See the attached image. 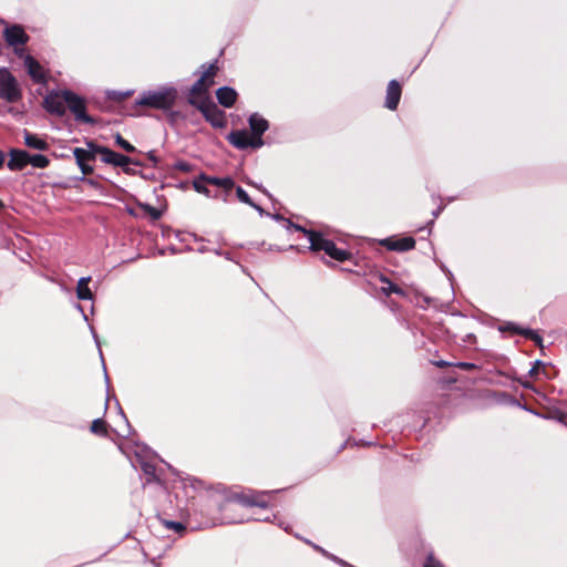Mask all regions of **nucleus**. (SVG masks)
<instances>
[{"instance_id":"obj_29","label":"nucleus","mask_w":567,"mask_h":567,"mask_svg":"<svg viewBox=\"0 0 567 567\" xmlns=\"http://www.w3.org/2000/svg\"><path fill=\"white\" fill-rule=\"evenodd\" d=\"M424 567H444L443 564L437 560L432 554L427 555Z\"/></svg>"},{"instance_id":"obj_16","label":"nucleus","mask_w":567,"mask_h":567,"mask_svg":"<svg viewBox=\"0 0 567 567\" xmlns=\"http://www.w3.org/2000/svg\"><path fill=\"white\" fill-rule=\"evenodd\" d=\"M216 97L224 107H231L236 103L238 94L234 89L223 86L216 91Z\"/></svg>"},{"instance_id":"obj_25","label":"nucleus","mask_w":567,"mask_h":567,"mask_svg":"<svg viewBox=\"0 0 567 567\" xmlns=\"http://www.w3.org/2000/svg\"><path fill=\"white\" fill-rule=\"evenodd\" d=\"M140 207L154 220L161 217V212L147 204H141Z\"/></svg>"},{"instance_id":"obj_23","label":"nucleus","mask_w":567,"mask_h":567,"mask_svg":"<svg viewBox=\"0 0 567 567\" xmlns=\"http://www.w3.org/2000/svg\"><path fill=\"white\" fill-rule=\"evenodd\" d=\"M380 280L385 285L381 288V291L384 295H386V296H390L391 293L403 295V290L399 286L391 282L388 278L381 276Z\"/></svg>"},{"instance_id":"obj_7","label":"nucleus","mask_w":567,"mask_h":567,"mask_svg":"<svg viewBox=\"0 0 567 567\" xmlns=\"http://www.w3.org/2000/svg\"><path fill=\"white\" fill-rule=\"evenodd\" d=\"M24 66L33 82L47 85L51 79L49 70L41 65L32 55L24 58Z\"/></svg>"},{"instance_id":"obj_30","label":"nucleus","mask_w":567,"mask_h":567,"mask_svg":"<svg viewBox=\"0 0 567 567\" xmlns=\"http://www.w3.org/2000/svg\"><path fill=\"white\" fill-rule=\"evenodd\" d=\"M165 526L169 529L177 532V533H183L186 529L182 523H176V522H165Z\"/></svg>"},{"instance_id":"obj_35","label":"nucleus","mask_w":567,"mask_h":567,"mask_svg":"<svg viewBox=\"0 0 567 567\" xmlns=\"http://www.w3.org/2000/svg\"><path fill=\"white\" fill-rule=\"evenodd\" d=\"M522 384L525 388H528V389L532 388V385H530V383L528 381H524V382H522Z\"/></svg>"},{"instance_id":"obj_33","label":"nucleus","mask_w":567,"mask_h":567,"mask_svg":"<svg viewBox=\"0 0 567 567\" xmlns=\"http://www.w3.org/2000/svg\"><path fill=\"white\" fill-rule=\"evenodd\" d=\"M435 364H436L437 367H440V368H444V367L450 365V364H449L447 362H445V361H439V362H435Z\"/></svg>"},{"instance_id":"obj_19","label":"nucleus","mask_w":567,"mask_h":567,"mask_svg":"<svg viewBox=\"0 0 567 567\" xmlns=\"http://www.w3.org/2000/svg\"><path fill=\"white\" fill-rule=\"evenodd\" d=\"M251 134L261 138V134L268 128V122L259 115H251L249 118Z\"/></svg>"},{"instance_id":"obj_8","label":"nucleus","mask_w":567,"mask_h":567,"mask_svg":"<svg viewBox=\"0 0 567 567\" xmlns=\"http://www.w3.org/2000/svg\"><path fill=\"white\" fill-rule=\"evenodd\" d=\"M228 140L238 148L259 147L262 145L261 138L248 131H235L229 134Z\"/></svg>"},{"instance_id":"obj_24","label":"nucleus","mask_w":567,"mask_h":567,"mask_svg":"<svg viewBox=\"0 0 567 567\" xmlns=\"http://www.w3.org/2000/svg\"><path fill=\"white\" fill-rule=\"evenodd\" d=\"M29 164H31L34 167L44 168L49 165V159L41 154H29Z\"/></svg>"},{"instance_id":"obj_2","label":"nucleus","mask_w":567,"mask_h":567,"mask_svg":"<svg viewBox=\"0 0 567 567\" xmlns=\"http://www.w3.org/2000/svg\"><path fill=\"white\" fill-rule=\"evenodd\" d=\"M177 97V91L173 87H161L158 90L144 93L137 101L141 106H147L156 110L171 109Z\"/></svg>"},{"instance_id":"obj_32","label":"nucleus","mask_w":567,"mask_h":567,"mask_svg":"<svg viewBox=\"0 0 567 567\" xmlns=\"http://www.w3.org/2000/svg\"><path fill=\"white\" fill-rule=\"evenodd\" d=\"M457 365L464 370H468L473 367L471 363H460Z\"/></svg>"},{"instance_id":"obj_6","label":"nucleus","mask_w":567,"mask_h":567,"mask_svg":"<svg viewBox=\"0 0 567 567\" xmlns=\"http://www.w3.org/2000/svg\"><path fill=\"white\" fill-rule=\"evenodd\" d=\"M89 148H80L76 147L73 151L74 157L76 159L78 165L81 168V172L84 175H90L93 173V167L90 165L95 159V155L99 154L95 148L100 147L94 143H87Z\"/></svg>"},{"instance_id":"obj_5","label":"nucleus","mask_w":567,"mask_h":567,"mask_svg":"<svg viewBox=\"0 0 567 567\" xmlns=\"http://www.w3.org/2000/svg\"><path fill=\"white\" fill-rule=\"evenodd\" d=\"M208 186H215L217 188L223 189L224 192L228 193L230 192L235 183L230 177H224V178H217V177H206L203 176L202 178L194 182V188L198 193H204L206 195H209Z\"/></svg>"},{"instance_id":"obj_12","label":"nucleus","mask_w":567,"mask_h":567,"mask_svg":"<svg viewBox=\"0 0 567 567\" xmlns=\"http://www.w3.org/2000/svg\"><path fill=\"white\" fill-rule=\"evenodd\" d=\"M95 151L100 155H102V161L106 164H112L114 166L123 167V166L131 164V162H132L130 157L118 154L107 147H104V146L96 147Z\"/></svg>"},{"instance_id":"obj_31","label":"nucleus","mask_w":567,"mask_h":567,"mask_svg":"<svg viewBox=\"0 0 567 567\" xmlns=\"http://www.w3.org/2000/svg\"><path fill=\"white\" fill-rule=\"evenodd\" d=\"M545 369H546V367H545L542 362H539V361H538V362H536V363L534 364V367L530 369V371H529V375H530V377H535V375H537L538 373L544 372V371H545Z\"/></svg>"},{"instance_id":"obj_20","label":"nucleus","mask_w":567,"mask_h":567,"mask_svg":"<svg viewBox=\"0 0 567 567\" xmlns=\"http://www.w3.org/2000/svg\"><path fill=\"white\" fill-rule=\"evenodd\" d=\"M24 143L34 150H47L48 144L44 140L40 138L39 136L31 134L29 132L24 133Z\"/></svg>"},{"instance_id":"obj_1","label":"nucleus","mask_w":567,"mask_h":567,"mask_svg":"<svg viewBox=\"0 0 567 567\" xmlns=\"http://www.w3.org/2000/svg\"><path fill=\"white\" fill-rule=\"evenodd\" d=\"M65 105L74 114L78 121L91 123L92 118L85 113V103L83 99L71 91H51L42 102V106L50 114L62 116L65 113Z\"/></svg>"},{"instance_id":"obj_22","label":"nucleus","mask_w":567,"mask_h":567,"mask_svg":"<svg viewBox=\"0 0 567 567\" xmlns=\"http://www.w3.org/2000/svg\"><path fill=\"white\" fill-rule=\"evenodd\" d=\"M109 425L107 423L102 419H96L91 424V432L99 436H106L109 433Z\"/></svg>"},{"instance_id":"obj_34","label":"nucleus","mask_w":567,"mask_h":567,"mask_svg":"<svg viewBox=\"0 0 567 567\" xmlns=\"http://www.w3.org/2000/svg\"><path fill=\"white\" fill-rule=\"evenodd\" d=\"M3 162H4V156H3V154L0 152V167L3 165Z\"/></svg>"},{"instance_id":"obj_27","label":"nucleus","mask_w":567,"mask_h":567,"mask_svg":"<svg viewBox=\"0 0 567 567\" xmlns=\"http://www.w3.org/2000/svg\"><path fill=\"white\" fill-rule=\"evenodd\" d=\"M236 194L240 202L254 206L249 195L241 187H237Z\"/></svg>"},{"instance_id":"obj_3","label":"nucleus","mask_w":567,"mask_h":567,"mask_svg":"<svg viewBox=\"0 0 567 567\" xmlns=\"http://www.w3.org/2000/svg\"><path fill=\"white\" fill-rule=\"evenodd\" d=\"M305 233L308 237L310 248L312 250H323L328 256L338 261H344L350 259V252L343 249H339L333 241L326 239L321 234L311 230H305Z\"/></svg>"},{"instance_id":"obj_15","label":"nucleus","mask_w":567,"mask_h":567,"mask_svg":"<svg viewBox=\"0 0 567 567\" xmlns=\"http://www.w3.org/2000/svg\"><path fill=\"white\" fill-rule=\"evenodd\" d=\"M234 499L244 506L266 507L267 505L264 495L255 492L237 494Z\"/></svg>"},{"instance_id":"obj_13","label":"nucleus","mask_w":567,"mask_h":567,"mask_svg":"<svg viewBox=\"0 0 567 567\" xmlns=\"http://www.w3.org/2000/svg\"><path fill=\"white\" fill-rule=\"evenodd\" d=\"M382 246L386 247L389 250L395 251H408L414 248L415 240L413 237H401V238H386L381 241Z\"/></svg>"},{"instance_id":"obj_11","label":"nucleus","mask_w":567,"mask_h":567,"mask_svg":"<svg viewBox=\"0 0 567 567\" xmlns=\"http://www.w3.org/2000/svg\"><path fill=\"white\" fill-rule=\"evenodd\" d=\"M4 39L9 45L14 47L16 53H19V48L27 43L28 35L20 25H13L6 29Z\"/></svg>"},{"instance_id":"obj_9","label":"nucleus","mask_w":567,"mask_h":567,"mask_svg":"<svg viewBox=\"0 0 567 567\" xmlns=\"http://www.w3.org/2000/svg\"><path fill=\"white\" fill-rule=\"evenodd\" d=\"M205 118L217 128H223L226 125L225 113L220 111L217 105L212 101L198 107Z\"/></svg>"},{"instance_id":"obj_10","label":"nucleus","mask_w":567,"mask_h":567,"mask_svg":"<svg viewBox=\"0 0 567 567\" xmlns=\"http://www.w3.org/2000/svg\"><path fill=\"white\" fill-rule=\"evenodd\" d=\"M188 102L197 109L212 102L209 89L196 81L189 91Z\"/></svg>"},{"instance_id":"obj_28","label":"nucleus","mask_w":567,"mask_h":567,"mask_svg":"<svg viewBox=\"0 0 567 567\" xmlns=\"http://www.w3.org/2000/svg\"><path fill=\"white\" fill-rule=\"evenodd\" d=\"M518 333L526 336L527 338L534 340L537 344H542V338L532 330H517Z\"/></svg>"},{"instance_id":"obj_18","label":"nucleus","mask_w":567,"mask_h":567,"mask_svg":"<svg viewBox=\"0 0 567 567\" xmlns=\"http://www.w3.org/2000/svg\"><path fill=\"white\" fill-rule=\"evenodd\" d=\"M218 66L214 63L209 64L197 81L200 82L203 86L210 89L215 84Z\"/></svg>"},{"instance_id":"obj_17","label":"nucleus","mask_w":567,"mask_h":567,"mask_svg":"<svg viewBox=\"0 0 567 567\" xmlns=\"http://www.w3.org/2000/svg\"><path fill=\"white\" fill-rule=\"evenodd\" d=\"M29 164V153L25 151L14 150L10 154L8 166L10 169H22Z\"/></svg>"},{"instance_id":"obj_26","label":"nucleus","mask_w":567,"mask_h":567,"mask_svg":"<svg viewBox=\"0 0 567 567\" xmlns=\"http://www.w3.org/2000/svg\"><path fill=\"white\" fill-rule=\"evenodd\" d=\"M115 142L124 151L130 153L135 152V147L132 144H130L126 140H124L120 134L115 136Z\"/></svg>"},{"instance_id":"obj_14","label":"nucleus","mask_w":567,"mask_h":567,"mask_svg":"<svg viewBox=\"0 0 567 567\" xmlns=\"http://www.w3.org/2000/svg\"><path fill=\"white\" fill-rule=\"evenodd\" d=\"M402 94V86L396 80H392L388 84L385 106L389 110H396Z\"/></svg>"},{"instance_id":"obj_21","label":"nucleus","mask_w":567,"mask_h":567,"mask_svg":"<svg viewBox=\"0 0 567 567\" xmlns=\"http://www.w3.org/2000/svg\"><path fill=\"white\" fill-rule=\"evenodd\" d=\"M90 278H81L78 282L76 295L79 299L90 300L92 299V292L89 288Z\"/></svg>"},{"instance_id":"obj_4","label":"nucleus","mask_w":567,"mask_h":567,"mask_svg":"<svg viewBox=\"0 0 567 567\" xmlns=\"http://www.w3.org/2000/svg\"><path fill=\"white\" fill-rule=\"evenodd\" d=\"M0 99L8 103H17L22 99L18 80L6 68L0 69Z\"/></svg>"}]
</instances>
